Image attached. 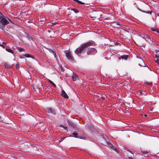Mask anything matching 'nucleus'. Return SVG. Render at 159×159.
<instances>
[{"mask_svg":"<svg viewBox=\"0 0 159 159\" xmlns=\"http://www.w3.org/2000/svg\"><path fill=\"white\" fill-rule=\"evenodd\" d=\"M94 44V42L93 41L88 42L84 44L80 48H77L75 51L76 53L78 54L84 52L85 50L89 46H93Z\"/></svg>","mask_w":159,"mask_h":159,"instance_id":"nucleus-1","label":"nucleus"},{"mask_svg":"<svg viewBox=\"0 0 159 159\" xmlns=\"http://www.w3.org/2000/svg\"><path fill=\"white\" fill-rule=\"evenodd\" d=\"M9 23L7 19L2 16L0 17V25L2 27H4Z\"/></svg>","mask_w":159,"mask_h":159,"instance_id":"nucleus-2","label":"nucleus"},{"mask_svg":"<svg viewBox=\"0 0 159 159\" xmlns=\"http://www.w3.org/2000/svg\"><path fill=\"white\" fill-rule=\"evenodd\" d=\"M64 52L65 53L67 59L70 61H72L73 57L71 53L67 50L65 51Z\"/></svg>","mask_w":159,"mask_h":159,"instance_id":"nucleus-3","label":"nucleus"},{"mask_svg":"<svg viewBox=\"0 0 159 159\" xmlns=\"http://www.w3.org/2000/svg\"><path fill=\"white\" fill-rule=\"evenodd\" d=\"M97 52L96 50L93 48H89L87 51L88 55H92L95 54Z\"/></svg>","mask_w":159,"mask_h":159,"instance_id":"nucleus-4","label":"nucleus"},{"mask_svg":"<svg viewBox=\"0 0 159 159\" xmlns=\"http://www.w3.org/2000/svg\"><path fill=\"white\" fill-rule=\"evenodd\" d=\"M45 110L46 112L48 113H51L55 114V111L50 108H48L46 109Z\"/></svg>","mask_w":159,"mask_h":159,"instance_id":"nucleus-5","label":"nucleus"},{"mask_svg":"<svg viewBox=\"0 0 159 159\" xmlns=\"http://www.w3.org/2000/svg\"><path fill=\"white\" fill-rule=\"evenodd\" d=\"M61 95L63 97L66 98H68V96L64 90L61 91Z\"/></svg>","mask_w":159,"mask_h":159,"instance_id":"nucleus-6","label":"nucleus"},{"mask_svg":"<svg viewBox=\"0 0 159 159\" xmlns=\"http://www.w3.org/2000/svg\"><path fill=\"white\" fill-rule=\"evenodd\" d=\"M72 79L73 81H75L78 80V77L75 74H73L72 76Z\"/></svg>","mask_w":159,"mask_h":159,"instance_id":"nucleus-7","label":"nucleus"},{"mask_svg":"<svg viewBox=\"0 0 159 159\" xmlns=\"http://www.w3.org/2000/svg\"><path fill=\"white\" fill-rule=\"evenodd\" d=\"M49 51L50 52L52 53L53 54L55 58H56V54L55 51L53 50H52L51 49H49Z\"/></svg>","mask_w":159,"mask_h":159,"instance_id":"nucleus-8","label":"nucleus"},{"mask_svg":"<svg viewBox=\"0 0 159 159\" xmlns=\"http://www.w3.org/2000/svg\"><path fill=\"white\" fill-rule=\"evenodd\" d=\"M4 66L6 68H11L12 66H11L10 65L8 64L7 63H4Z\"/></svg>","mask_w":159,"mask_h":159,"instance_id":"nucleus-9","label":"nucleus"},{"mask_svg":"<svg viewBox=\"0 0 159 159\" xmlns=\"http://www.w3.org/2000/svg\"><path fill=\"white\" fill-rule=\"evenodd\" d=\"M128 57V55H123L120 57V58L122 59L126 60Z\"/></svg>","mask_w":159,"mask_h":159,"instance_id":"nucleus-10","label":"nucleus"},{"mask_svg":"<svg viewBox=\"0 0 159 159\" xmlns=\"http://www.w3.org/2000/svg\"><path fill=\"white\" fill-rule=\"evenodd\" d=\"M6 50L7 51L11 53H12L13 52V51L12 50L9 48H6Z\"/></svg>","mask_w":159,"mask_h":159,"instance_id":"nucleus-11","label":"nucleus"},{"mask_svg":"<svg viewBox=\"0 0 159 159\" xmlns=\"http://www.w3.org/2000/svg\"><path fill=\"white\" fill-rule=\"evenodd\" d=\"M72 135L74 136L76 138H81L80 137H79L78 136V134H76V133H73L72 134Z\"/></svg>","mask_w":159,"mask_h":159,"instance_id":"nucleus-12","label":"nucleus"},{"mask_svg":"<svg viewBox=\"0 0 159 159\" xmlns=\"http://www.w3.org/2000/svg\"><path fill=\"white\" fill-rule=\"evenodd\" d=\"M49 82L51 83L54 87L56 88V86L54 83L51 80H48Z\"/></svg>","mask_w":159,"mask_h":159,"instance_id":"nucleus-13","label":"nucleus"},{"mask_svg":"<svg viewBox=\"0 0 159 159\" xmlns=\"http://www.w3.org/2000/svg\"><path fill=\"white\" fill-rule=\"evenodd\" d=\"M18 49L19 51L20 52L25 51V49L20 47H18Z\"/></svg>","mask_w":159,"mask_h":159,"instance_id":"nucleus-14","label":"nucleus"},{"mask_svg":"<svg viewBox=\"0 0 159 159\" xmlns=\"http://www.w3.org/2000/svg\"><path fill=\"white\" fill-rule=\"evenodd\" d=\"M24 56L26 57H31V56L29 54H25Z\"/></svg>","mask_w":159,"mask_h":159,"instance_id":"nucleus-15","label":"nucleus"},{"mask_svg":"<svg viewBox=\"0 0 159 159\" xmlns=\"http://www.w3.org/2000/svg\"><path fill=\"white\" fill-rule=\"evenodd\" d=\"M71 10L74 11L76 13H77L79 12V11L78 10L75 8L71 9Z\"/></svg>","mask_w":159,"mask_h":159,"instance_id":"nucleus-16","label":"nucleus"},{"mask_svg":"<svg viewBox=\"0 0 159 159\" xmlns=\"http://www.w3.org/2000/svg\"><path fill=\"white\" fill-rule=\"evenodd\" d=\"M151 29L153 31H156L157 33H159V31H158L157 30V31L156 29L155 28H152Z\"/></svg>","mask_w":159,"mask_h":159,"instance_id":"nucleus-17","label":"nucleus"},{"mask_svg":"<svg viewBox=\"0 0 159 159\" xmlns=\"http://www.w3.org/2000/svg\"><path fill=\"white\" fill-rule=\"evenodd\" d=\"M156 56L157 57H159V51H157L156 52Z\"/></svg>","mask_w":159,"mask_h":159,"instance_id":"nucleus-18","label":"nucleus"},{"mask_svg":"<svg viewBox=\"0 0 159 159\" xmlns=\"http://www.w3.org/2000/svg\"><path fill=\"white\" fill-rule=\"evenodd\" d=\"M140 11H141L143 12H144V13H150V14H151L152 12V11H141L140 10Z\"/></svg>","mask_w":159,"mask_h":159,"instance_id":"nucleus-19","label":"nucleus"},{"mask_svg":"<svg viewBox=\"0 0 159 159\" xmlns=\"http://www.w3.org/2000/svg\"><path fill=\"white\" fill-rule=\"evenodd\" d=\"M111 148L112 149H114V150H115V151H117V149L115 146H113V145H111Z\"/></svg>","mask_w":159,"mask_h":159,"instance_id":"nucleus-20","label":"nucleus"},{"mask_svg":"<svg viewBox=\"0 0 159 159\" xmlns=\"http://www.w3.org/2000/svg\"><path fill=\"white\" fill-rule=\"evenodd\" d=\"M68 123L71 125L72 126H73L74 124H73V123H72L71 122L69 121L68 122Z\"/></svg>","mask_w":159,"mask_h":159,"instance_id":"nucleus-21","label":"nucleus"},{"mask_svg":"<svg viewBox=\"0 0 159 159\" xmlns=\"http://www.w3.org/2000/svg\"><path fill=\"white\" fill-rule=\"evenodd\" d=\"M16 67L17 69L18 68H19V64L18 63H17L16 65Z\"/></svg>","mask_w":159,"mask_h":159,"instance_id":"nucleus-22","label":"nucleus"},{"mask_svg":"<svg viewBox=\"0 0 159 159\" xmlns=\"http://www.w3.org/2000/svg\"><path fill=\"white\" fill-rule=\"evenodd\" d=\"M156 62L158 64H159V59H157V60H155Z\"/></svg>","mask_w":159,"mask_h":159,"instance_id":"nucleus-23","label":"nucleus"},{"mask_svg":"<svg viewBox=\"0 0 159 159\" xmlns=\"http://www.w3.org/2000/svg\"><path fill=\"white\" fill-rule=\"evenodd\" d=\"M142 92H143V91H140L139 92V94L140 95H142Z\"/></svg>","mask_w":159,"mask_h":159,"instance_id":"nucleus-24","label":"nucleus"},{"mask_svg":"<svg viewBox=\"0 0 159 159\" xmlns=\"http://www.w3.org/2000/svg\"><path fill=\"white\" fill-rule=\"evenodd\" d=\"M52 25H55L57 24V22H55L52 23Z\"/></svg>","mask_w":159,"mask_h":159,"instance_id":"nucleus-25","label":"nucleus"},{"mask_svg":"<svg viewBox=\"0 0 159 159\" xmlns=\"http://www.w3.org/2000/svg\"><path fill=\"white\" fill-rule=\"evenodd\" d=\"M60 127H63L65 129H67V128L65 126H63V125H60Z\"/></svg>","mask_w":159,"mask_h":159,"instance_id":"nucleus-26","label":"nucleus"},{"mask_svg":"<svg viewBox=\"0 0 159 159\" xmlns=\"http://www.w3.org/2000/svg\"><path fill=\"white\" fill-rule=\"evenodd\" d=\"M140 61V62H141V63H143V60H142V59H140V61Z\"/></svg>","mask_w":159,"mask_h":159,"instance_id":"nucleus-27","label":"nucleus"},{"mask_svg":"<svg viewBox=\"0 0 159 159\" xmlns=\"http://www.w3.org/2000/svg\"><path fill=\"white\" fill-rule=\"evenodd\" d=\"M63 140V139H61L60 140H59V143H60V142H61Z\"/></svg>","mask_w":159,"mask_h":159,"instance_id":"nucleus-28","label":"nucleus"},{"mask_svg":"<svg viewBox=\"0 0 159 159\" xmlns=\"http://www.w3.org/2000/svg\"><path fill=\"white\" fill-rule=\"evenodd\" d=\"M148 84L149 85H151L152 84L151 82H149Z\"/></svg>","mask_w":159,"mask_h":159,"instance_id":"nucleus-29","label":"nucleus"},{"mask_svg":"<svg viewBox=\"0 0 159 159\" xmlns=\"http://www.w3.org/2000/svg\"><path fill=\"white\" fill-rule=\"evenodd\" d=\"M128 159H132V158L131 157H129L128 158Z\"/></svg>","mask_w":159,"mask_h":159,"instance_id":"nucleus-30","label":"nucleus"},{"mask_svg":"<svg viewBox=\"0 0 159 159\" xmlns=\"http://www.w3.org/2000/svg\"><path fill=\"white\" fill-rule=\"evenodd\" d=\"M157 15L158 16H159V13L157 14Z\"/></svg>","mask_w":159,"mask_h":159,"instance_id":"nucleus-31","label":"nucleus"},{"mask_svg":"<svg viewBox=\"0 0 159 159\" xmlns=\"http://www.w3.org/2000/svg\"><path fill=\"white\" fill-rule=\"evenodd\" d=\"M144 153H147V152H144Z\"/></svg>","mask_w":159,"mask_h":159,"instance_id":"nucleus-32","label":"nucleus"},{"mask_svg":"<svg viewBox=\"0 0 159 159\" xmlns=\"http://www.w3.org/2000/svg\"><path fill=\"white\" fill-rule=\"evenodd\" d=\"M0 46H2V45H0Z\"/></svg>","mask_w":159,"mask_h":159,"instance_id":"nucleus-33","label":"nucleus"},{"mask_svg":"<svg viewBox=\"0 0 159 159\" xmlns=\"http://www.w3.org/2000/svg\"><path fill=\"white\" fill-rule=\"evenodd\" d=\"M145 116H147V115H145Z\"/></svg>","mask_w":159,"mask_h":159,"instance_id":"nucleus-34","label":"nucleus"},{"mask_svg":"<svg viewBox=\"0 0 159 159\" xmlns=\"http://www.w3.org/2000/svg\"><path fill=\"white\" fill-rule=\"evenodd\" d=\"M129 152H130V151L129 150Z\"/></svg>","mask_w":159,"mask_h":159,"instance_id":"nucleus-35","label":"nucleus"}]
</instances>
